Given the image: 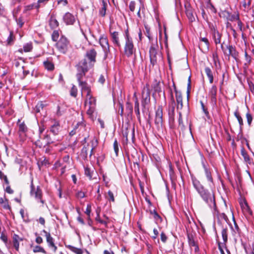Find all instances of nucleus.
Returning a JSON list of instances; mask_svg holds the SVG:
<instances>
[{"label":"nucleus","mask_w":254,"mask_h":254,"mask_svg":"<svg viewBox=\"0 0 254 254\" xmlns=\"http://www.w3.org/2000/svg\"><path fill=\"white\" fill-rule=\"evenodd\" d=\"M193 187L199 194L203 200L207 203L211 208H216L214 194L205 189L204 186L195 177L191 178Z\"/></svg>","instance_id":"f257e3e1"},{"label":"nucleus","mask_w":254,"mask_h":254,"mask_svg":"<svg viewBox=\"0 0 254 254\" xmlns=\"http://www.w3.org/2000/svg\"><path fill=\"white\" fill-rule=\"evenodd\" d=\"M84 106L87 114L90 116H92L95 111L96 100L91 94H86Z\"/></svg>","instance_id":"f03ea898"},{"label":"nucleus","mask_w":254,"mask_h":254,"mask_svg":"<svg viewBox=\"0 0 254 254\" xmlns=\"http://www.w3.org/2000/svg\"><path fill=\"white\" fill-rule=\"evenodd\" d=\"M126 43L124 47V54L127 57H131L135 52L132 40L129 36L128 31H126Z\"/></svg>","instance_id":"7ed1b4c3"},{"label":"nucleus","mask_w":254,"mask_h":254,"mask_svg":"<svg viewBox=\"0 0 254 254\" xmlns=\"http://www.w3.org/2000/svg\"><path fill=\"white\" fill-rule=\"evenodd\" d=\"M78 72L76 74L77 81L79 82L82 81V78L85 76V73L87 72L88 66L87 63L85 59L81 61L77 65Z\"/></svg>","instance_id":"20e7f679"},{"label":"nucleus","mask_w":254,"mask_h":254,"mask_svg":"<svg viewBox=\"0 0 254 254\" xmlns=\"http://www.w3.org/2000/svg\"><path fill=\"white\" fill-rule=\"evenodd\" d=\"M150 101V90L149 86L146 84L142 90L141 105L145 108Z\"/></svg>","instance_id":"39448f33"},{"label":"nucleus","mask_w":254,"mask_h":254,"mask_svg":"<svg viewBox=\"0 0 254 254\" xmlns=\"http://www.w3.org/2000/svg\"><path fill=\"white\" fill-rule=\"evenodd\" d=\"M69 44V43L67 39L65 37L62 36L56 43V47L61 53L65 54L68 49Z\"/></svg>","instance_id":"423d86ee"},{"label":"nucleus","mask_w":254,"mask_h":254,"mask_svg":"<svg viewBox=\"0 0 254 254\" xmlns=\"http://www.w3.org/2000/svg\"><path fill=\"white\" fill-rule=\"evenodd\" d=\"M30 194L31 195L34 196L35 199L37 200L38 202H40L42 204L44 203V200L42 199V192L40 187L38 186L35 190L34 184L33 179L31 180V185H30Z\"/></svg>","instance_id":"0eeeda50"},{"label":"nucleus","mask_w":254,"mask_h":254,"mask_svg":"<svg viewBox=\"0 0 254 254\" xmlns=\"http://www.w3.org/2000/svg\"><path fill=\"white\" fill-rule=\"evenodd\" d=\"M156 47L158 48V46L152 45L149 50L150 60L152 65H155L157 63L158 59L161 58L160 53L156 49Z\"/></svg>","instance_id":"6e6552de"},{"label":"nucleus","mask_w":254,"mask_h":254,"mask_svg":"<svg viewBox=\"0 0 254 254\" xmlns=\"http://www.w3.org/2000/svg\"><path fill=\"white\" fill-rule=\"evenodd\" d=\"M221 48L223 50L224 54L231 56L236 61H237L238 60L239 53L236 51L234 46L231 45H227L226 46V48L228 50V52L225 50H224L223 44L221 45Z\"/></svg>","instance_id":"1a4fd4ad"},{"label":"nucleus","mask_w":254,"mask_h":254,"mask_svg":"<svg viewBox=\"0 0 254 254\" xmlns=\"http://www.w3.org/2000/svg\"><path fill=\"white\" fill-rule=\"evenodd\" d=\"M99 43L104 52L105 56L107 57L110 53V46L107 37L104 35H101L99 38Z\"/></svg>","instance_id":"9d476101"},{"label":"nucleus","mask_w":254,"mask_h":254,"mask_svg":"<svg viewBox=\"0 0 254 254\" xmlns=\"http://www.w3.org/2000/svg\"><path fill=\"white\" fill-rule=\"evenodd\" d=\"M209 27L215 44H220L221 43L222 34L218 32L217 28L213 24H209Z\"/></svg>","instance_id":"9b49d317"},{"label":"nucleus","mask_w":254,"mask_h":254,"mask_svg":"<svg viewBox=\"0 0 254 254\" xmlns=\"http://www.w3.org/2000/svg\"><path fill=\"white\" fill-rule=\"evenodd\" d=\"M155 124L157 127H162L163 125V108L159 106L155 113Z\"/></svg>","instance_id":"f8f14e48"},{"label":"nucleus","mask_w":254,"mask_h":254,"mask_svg":"<svg viewBox=\"0 0 254 254\" xmlns=\"http://www.w3.org/2000/svg\"><path fill=\"white\" fill-rule=\"evenodd\" d=\"M171 105V107H169L168 109V116L169 122H173L175 120V99L173 97L172 94L171 97V102L170 103Z\"/></svg>","instance_id":"ddd939ff"},{"label":"nucleus","mask_w":254,"mask_h":254,"mask_svg":"<svg viewBox=\"0 0 254 254\" xmlns=\"http://www.w3.org/2000/svg\"><path fill=\"white\" fill-rule=\"evenodd\" d=\"M217 87L215 85H213L210 89L208 95L211 99V103L213 106H215L217 103Z\"/></svg>","instance_id":"4468645a"},{"label":"nucleus","mask_w":254,"mask_h":254,"mask_svg":"<svg viewBox=\"0 0 254 254\" xmlns=\"http://www.w3.org/2000/svg\"><path fill=\"white\" fill-rule=\"evenodd\" d=\"M186 14L189 21L192 22L195 21V16L193 10L190 4L185 5Z\"/></svg>","instance_id":"2eb2a0df"},{"label":"nucleus","mask_w":254,"mask_h":254,"mask_svg":"<svg viewBox=\"0 0 254 254\" xmlns=\"http://www.w3.org/2000/svg\"><path fill=\"white\" fill-rule=\"evenodd\" d=\"M63 20L66 25H73L75 22V18L71 13L67 12L63 16Z\"/></svg>","instance_id":"dca6fc26"},{"label":"nucleus","mask_w":254,"mask_h":254,"mask_svg":"<svg viewBox=\"0 0 254 254\" xmlns=\"http://www.w3.org/2000/svg\"><path fill=\"white\" fill-rule=\"evenodd\" d=\"M175 93L177 102V110L178 112L179 111H181L183 107V98L181 93L179 91H178L176 89Z\"/></svg>","instance_id":"f3484780"},{"label":"nucleus","mask_w":254,"mask_h":254,"mask_svg":"<svg viewBox=\"0 0 254 254\" xmlns=\"http://www.w3.org/2000/svg\"><path fill=\"white\" fill-rule=\"evenodd\" d=\"M43 232L45 234L47 242L48 243L49 247L53 248V250L55 252L57 250V247L55 246L54 243L53 238L51 237V234L46 230H44Z\"/></svg>","instance_id":"a211bd4d"},{"label":"nucleus","mask_w":254,"mask_h":254,"mask_svg":"<svg viewBox=\"0 0 254 254\" xmlns=\"http://www.w3.org/2000/svg\"><path fill=\"white\" fill-rule=\"evenodd\" d=\"M110 34L112 42L114 45L118 47H120L121 44L119 40V32L116 31L112 32L111 30H110Z\"/></svg>","instance_id":"6ab92c4d"},{"label":"nucleus","mask_w":254,"mask_h":254,"mask_svg":"<svg viewBox=\"0 0 254 254\" xmlns=\"http://www.w3.org/2000/svg\"><path fill=\"white\" fill-rule=\"evenodd\" d=\"M97 52L94 49L88 50L86 53V57L90 61V62H95Z\"/></svg>","instance_id":"aec40b11"},{"label":"nucleus","mask_w":254,"mask_h":254,"mask_svg":"<svg viewBox=\"0 0 254 254\" xmlns=\"http://www.w3.org/2000/svg\"><path fill=\"white\" fill-rule=\"evenodd\" d=\"M79 86L81 88V95L83 94V92H87V94H91V87L87 82L85 81H80Z\"/></svg>","instance_id":"412c9836"},{"label":"nucleus","mask_w":254,"mask_h":254,"mask_svg":"<svg viewBox=\"0 0 254 254\" xmlns=\"http://www.w3.org/2000/svg\"><path fill=\"white\" fill-rule=\"evenodd\" d=\"M43 139L45 141L46 144L44 145V147L47 146H49L50 144L54 143L56 142V141H59L60 140V138H52L51 136L48 134H46L44 135Z\"/></svg>","instance_id":"4be33fe9"},{"label":"nucleus","mask_w":254,"mask_h":254,"mask_svg":"<svg viewBox=\"0 0 254 254\" xmlns=\"http://www.w3.org/2000/svg\"><path fill=\"white\" fill-rule=\"evenodd\" d=\"M205 176L207 180L211 184H213V179L211 175V171L210 169L207 168L204 164L203 165Z\"/></svg>","instance_id":"5701e85b"},{"label":"nucleus","mask_w":254,"mask_h":254,"mask_svg":"<svg viewBox=\"0 0 254 254\" xmlns=\"http://www.w3.org/2000/svg\"><path fill=\"white\" fill-rule=\"evenodd\" d=\"M59 130L60 124L58 122H56L50 127V132H52L54 136H56L59 134Z\"/></svg>","instance_id":"b1692460"},{"label":"nucleus","mask_w":254,"mask_h":254,"mask_svg":"<svg viewBox=\"0 0 254 254\" xmlns=\"http://www.w3.org/2000/svg\"><path fill=\"white\" fill-rule=\"evenodd\" d=\"M0 204L1 206L5 210H11V207L8 204V200L5 198H0Z\"/></svg>","instance_id":"393cba45"},{"label":"nucleus","mask_w":254,"mask_h":254,"mask_svg":"<svg viewBox=\"0 0 254 254\" xmlns=\"http://www.w3.org/2000/svg\"><path fill=\"white\" fill-rule=\"evenodd\" d=\"M22 239L18 235L14 234L13 236V247L16 251H18L19 246V241H22Z\"/></svg>","instance_id":"a878e982"},{"label":"nucleus","mask_w":254,"mask_h":254,"mask_svg":"<svg viewBox=\"0 0 254 254\" xmlns=\"http://www.w3.org/2000/svg\"><path fill=\"white\" fill-rule=\"evenodd\" d=\"M49 25L52 29L57 28L59 25V22L53 16H51L49 20Z\"/></svg>","instance_id":"bb28decb"},{"label":"nucleus","mask_w":254,"mask_h":254,"mask_svg":"<svg viewBox=\"0 0 254 254\" xmlns=\"http://www.w3.org/2000/svg\"><path fill=\"white\" fill-rule=\"evenodd\" d=\"M205 72L209 79V82L210 83H213V75L212 72V70H211V69L208 67H206L205 68Z\"/></svg>","instance_id":"cd10ccee"},{"label":"nucleus","mask_w":254,"mask_h":254,"mask_svg":"<svg viewBox=\"0 0 254 254\" xmlns=\"http://www.w3.org/2000/svg\"><path fill=\"white\" fill-rule=\"evenodd\" d=\"M241 153L245 161L247 163L250 164L251 161L250 157L244 147L241 148Z\"/></svg>","instance_id":"c85d7f7f"},{"label":"nucleus","mask_w":254,"mask_h":254,"mask_svg":"<svg viewBox=\"0 0 254 254\" xmlns=\"http://www.w3.org/2000/svg\"><path fill=\"white\" fill-rule=\"evenodd\" d=\"M65 247L76 254H83V251L81 249L74 247L71 245H65Z\"/></svg>","instance_id":"c756f323"},{"label":"nucleus","mask_w":254,"mask_h":254,"mask_svg":"<svg viewBox=\"0 0 254 254\" xmlns=\"http://www.w3.org/2000/svg\"><path fill=\"white\" fill-rule=\"evenodd\" d=\"M44 65L45 68L48 70L52 71L54 69V64L52 62H51L49 60L45 61L44 62Z\"/></svg>","instance_id":"7c9ffc66"},{"label":"nucleus","mask_w":254,"mask_h":254,"mask_svg":"<svg viewBox=\"0 0 254 254\" xmlns=\"http://www.w3.org/2000/svg\"><path fill=\"white\" fill-rule=\"evenodd\" d=\"M88 146L89 144H87L86 145L84 146L81 150V155L84 159H86L87 158Z\"/></svg>","instance_id":"2f4dec72"},{"label":"nucleus","mask_w":254,"mask_h":254,"mask_svg":"<svg viewBox=\"0 0 254 254\" xmlns=\"http://www.w3.org/2000/svg\"><path fill=\"white\" fill-rule=\"evenodd\" d=\"M188 238L190 246L191 247H195V251H196L198 249V247L196 245L192 236H190V235H188Z\"/></svg>","instance_id":"473e14b6"},{"label":"nucleus","mask_w":254,"mask_h":254,"mask_svg":"<svg viewBox=\"0 0 254 254\" xmlns=\"http://www.w3.org/2000/svg\"><path fill=\"white\" fill-rule=\"evenodd\" d=\"M228 230L227 228H223L221 232L222 237L223 240V243L225 245L228 240Z\"/></svg>","instance_id":"72a5a7b5"},{"label":"nucleus","mask_w":254,"mask_h":254,"mask_svg":"<svg viewBox=\"0 0 254 254\" xmlns=\"http://www.w3.org/2000/svg\"><path fill=\"white\" fill-rule=\"evenodd\" d=\"M33 49V45L31 42L27 43L23 45V50L24 52H30Z\"/></svg>","instance_id":"f704fd0d"},{"label":"nucleus","mask_w":254,"mask_h":254,"mask_svg":"<svg viewBox=\"0 0 254 254\" xmlns=\"http://www.w3.org/2000/svg\"><path fill=\"white\" fill-rule=\"evenodd\" d=\"M139 102L137 100V98H136V100L135 101V104H134V111L136 113L137 117L138 119L140 118V112H139Z\"/></svg>","instance_id":"c9c22d12"},{"label":"nucleus","mask_w":254,"mask_h":254,"mask_svg":"<svg viewBox=\"0 0 254 254\" xmlns=\"http://www.w3.org/2000/svg\"><path fill=\"white\" fill-rule=\"evenodd\" d=\"M107 3L104 0L102 1V6L99 10V14L102 16H104L106 14Z\"/></svg>","instance_id":"e433bc0d"},{"label":"nucleus","mask_w":254,"mask_h":254,"mask_svg":"<svg viewBox=\"0 0 254 254\" xmlns=\"http://www.w3.org/2000/svg\"><path fill=\"white\" fill-rule=\"evenodd\" d=\"M93 171L91 170V169L88 167H84V174L85 175L89 178L90 180H91L92 178V173Z\"/></svg>","instance_id":"4c0bfd02"},{"label":"nucleus","mask_w":254,"mask_h":254,"mask_svg":"<svg viewBox=\"0 0 254 254\" xmlns=\"http://www.w3.org/2000/svg\"><path fill=\"white\" fill-rule=\"evenodd\" d=\"M49 0H38L35 4V8L39 9L41 6L45 5Z\"/></svg>","instance_id":"58836bf2"},{"label":"nucleus","mask_w":254,"mask_h":254,"mask_svg":"<svg viewBox=\"0 0 254 254\" xmlns=\"http://www.w3.org/2000/svg\"><path fill=\"white\" fill-rule=\"evenodd\" d=\"M44 107L43 103L42 102H40L37 103L35 108L34 109L35 112L39 113L41 110L43 109Z\"/></svg>","instance_id":"ea45409f"},{"label":"nucleus","mask_w":254,"mask_h":254,"mask_svg":"<svg viewBox=\"0 0 254 254\" xmlns=\"http://www.w3.org/2000/svg\"><path fill=\"white\" fill-rule=\"evenodd\" d=\"M239 19V15L238 12H235L234 14L229 15V20L231 21H238Z\"/></svg>","instance_id":"a19ab883"},{"label":"nucleus","mask_w":254,"mask_h":254,"mask_svg":"<svg viewBox=\"0 0 254 254\" xmlns=\"http://www.w3.org/2000/svg\"><path fill=\"white\" fill-rule=\"evenodd\" d=\"M251 0H248V2H246V0H244L243 1V6L245 9L247 10H249L251 8Z\"/></svg>","instance_id":"79ce46f5"},{"label":"nucleus","mask_w":254,"mask_h":254,"mask_svg":"<svg viewBox=\"0 0 254 254\" xmlns=\"http://www.w3.org/2000/svg\"><path fill=\"white\" fill-rule=\"evenodd\" d=\"M245 60L247 61V63L244 64V65L248 67L249 64H250L251 63V57L249 55H248L247 52L245 53Z\"/></svg>","instance_id":"37998d69"},{"label":"nucleus","mask_w":254,"mask_h":254,"mask_svg":"<svg viewBox=\"0 0 254 254\" xmlns=\"http://www.w3.org/2000/svg\"><path fill=\"white\" fill-rule=\"evenodd\" d=\"M90 143H91L92 150H94L98 144V140L95 137H94V138L90 141Z\"/></svg>","instance_id":"c03bdc74"},{"label":"nucleus","mask_w":254,"mask_h":254,"mask_svg":"<svg viewBox=\"0 0 254 254\" xmlns=\"http://www.w3.org/2000/svg\"><path fill=\"white\" fill-rule=\"evenodd\" d=\"M234 115L237 119L240 127L242 126L243 125V119L242 118L239 113H238L237 112H235L234 113Z\"/></svg>","instance_id":"a18cd8bd"},{"label":"nucleus","mask_w":254,"mask_h":254,"mask_svg":"<svg viewBox=\"0 0 254 254\" xmlns=\"http://www.w3.org/2000/svg\"><path fill=\"white\" fill-rule=\"evenodd\" d=\"M178 114L179 115V120H178L179 125V126L181 127L182 129H183L185 127V126L184 125L183 122L182 113L181 111H179Z\"/></svg>","instance_id":"49530a36"},{"label":"nucleus","mask_w":254,"mask_h":254,"mask_svg":"<svg viewBox=\"0 0 254 254\" xmlns=\"http://www.w3.org/2000/svg\"><path fill=\"white\" fill-rule=\"evenodd\" d=\"M33 252L34 253L41 252V253H43L44 254L46 253V251H45V250L42 247H41L39 246H35L33 249Z\"/></svg>","instance_id":"de8ad7c7"},{"label":"nucleus","mask_w":254,"mask_h":254,"mask_svg":"<svg viewBox=\"0 0 254 254\" xmlns=\"http://www.w3.org/2000/svg\"><path fill=\"white\" fill-rule=\"evenodd\" d=\"M200 41L201 42H203L204 43V48L206 50H208L209 49V42H208V39L206 38H200Z\"/></svg>","instance_id":"09e8293b"},{"label":"nucleus","mask_w":254,"mask_h":254,"mask_svg":"<svg viewBox=\"0 0 254 254\" xmlns=\"http://www.w3.org/2000/svg\"><path fill=\"white\" fill-rule=\"evenodd\" d=\"M59 37V33L57 30H54L52 35V39L54 41H57Z\"/></svg>","instance_id":"8fccbe9b"},{"label":"nucleus","mask_w":254,"mask_h":254,"mask_svg":"<svg viewBox=\"0 0 254 254\" xmlns=\"http://www.w3.org/2000/svg\"><path fill=\"white\" fill-rule=\"evenodd\" d=\"M153 89L156 92L160 93L162 92L160 82L156 83L153 86Z\"/></svg>","instance_id":"3c124183"},{"label":"nucleus","mask_w":254,"mask_h":254,"mask_svg":"<svg viewBox=\"0 0 254 254\" xmlns=\"http://www.w3.org/2000/svg\"><path fill=\"white\" fill-rule=\"evenodd\" d=\"M77 89L75 85H73L70 91V95L75 97L77 96Z\"/></svg>","instance_id":"603ef678"},{"label":"nucleus","mask_w":254,"mask_h":254,"mask_svg":"<svg viewBox=\"0 0 254 254\" xmlns=\"http://www.w3.org/2000/svg\"><path fill=\"white\" fill-rule=\"evenodd\" d=\"M136 6V3L134 1H131L129 4V8L131 12H133Z\"/></svg>","instance_id":"864d4df0"},{"label":"nucleus","mask_w":254,"mask_h":254,"mask_svg":"<svg viewBox=\"0 0 254 254\" xmlns=\"http://www.w3.org/2000/svg\"><path fill=\"white\" fill-rule=\"evenodd\" d=\"M246 118L248 124H249V126H250L253 121V117L252 115L249 113V112H248L247 113Z\"/></svg>","instance_id":"5fc2aeb1"},{"label":"nucleus","mask_w":254,"mask_h":254,"mask_svg":"<svg viewBox=\"0 0 254 254\" xmlns=\"http://www.w3.org/2000/svg\"><path fill=\"white\" fill-rule=\"evenodd\" d=\"M27 130V127L24 123H22L19 125V131L21 132H25Z\"/></svg>","instance_id":"6e6d98bb"},{"label":"nucleus","mask_w":254,"mask_h":254,"mask_svg":"<svg viewBox=\"0 0 254 254\" xmlns=\"http://www.w3.org/2000/svg\"><path fill=\"white\" fill-rule=\"evenodd\" d=\"M114 151L116 154V156H118V152L119 151V148L118 143V141L117 140H115L114 142Z\"/></svg>","instance_id":"4d7b16f0"},{"label":"nucleus","mask_w":254,"mask_h":254,"mask_svg":"<svg viewBox=\"0 0 254 254\" xmlns=\"http://www.w3.org/2000/svg\"><path fill=\"white\" fill-rule=\"evenodd\" d=\"M13 40H14V37H13L12 33L11 32L6 40L7 44L9 45H11L13 42Z\"/></svg>","instance_id":"13d9d810"},{"label":"nucleus","mask_w":254,"mask_h":254,"mask_svg":"<svg viewBox=\"0 0 254 254\" xmlns=\"http://www.w3.org/2000/svg\"><path fill=\"white\" fill-rule=\"evenodd\" d=\"M108 195L109 197H108L107 199L111 201L112 202L115 201L114 194L111 190L108 191Z\"/></svg>","instance_id":"bf43d9fd"},{"label":"nucleus","mask_w":254,"mask_h":254,"mask_svg":"<svg viewBox=\"0 0 254 254\" xmlns=\"http://www.w3.org/2000/svg\"><path fill=\"white\" fill-rule=\"evenodd\" d=\"M76 196L78 198H82L84 197L85 194H84V192H83L82 191H78L76 193Z\"/></svg>","instance_id":"052dcab7"},{"label":"nucleus","mask_w":254,"mask_h":254,"mask_svg":"<svg viewBox=\"0 0 254 254\" xmlns=\"http://www.w3.org/2000/svg\"><path fill=\"white\" fill-rule=\"evenodd\" d=\"M36 3H33L28 5H27L25 7V10L28 11L32 9L33 8H35Z\"/></svg>","instance_id":"680f3d73"},{"label":"nucleus","mask_w":254,"mask_h":254,"mask_svg":"<svg viewBox=\"0 0 254 254\" xmlns=\"http://www.w3.org/2000/svg\"><path fill=\"white\" fill-rule=\"evenodd\" d=\"M151 213L153 215L154 218L156 220H158L161 218L160 216L155 210H154L153 211H151Z\"/></svg>","instance_id":"e2e57ef3"},{"label":"nucleus","mask_w":254,"mask_h":254,"mask_svg":"<svg viewBox=\"0 0 254 254\" xmlns=\"http://www.w3.org/2000/svg\"><path fill=\"white\" fill-rule=\"evenodd\" d=\"M139 2H140V6H139V9L138 10V11L137 12V16L139 17H141V15H140V10H141V6L143 7V2H142V0H138Z\"/></svg>","instance_id":"0e129e2a"},{"label":"nucleus","mask_w":254,"mask_h":254,"mask_svg":"<svg viewBox=\"0 0 254 254\" xmlns=\"http://www.w3.org/2000/svg\"><path fill=\"white\" fill-rule=\"evenodd\" d=\"M167 239V237H166V236L165 234V233H164L163 232H162L161 234V241L165 243V242H166Z\"/></svg>","instance_id":"69168bd1"},{"label":"nucleus","mask_w":254,"mask_h":254,"mask_svg":"<svg viewBox=\"0 0 254 254\" xmlns=\"http://www.w3.org/2000/svg\"><path fill=\"white\" fill-rule=\"evenodd\" d=\"M0 239L5 243H7V236L5 235H4V234H3V233L1 234V236H0Z\"/></svg>","instance_id":"338daca9"},{"label":"nucleus","mask_w":254,"mask_h":254,"mask_svg":"<svg viewBox=\"0 0 254 254\" xmlns=\"http://www.w3.org/2000/svg\"><path fill=\"white\" fill-rule=\"evenodd\" d=\"M98 81L102 84H104L105 81V77L103 75H101L99 78Z\"/></svg>","instance_id":"774afa93"}]
</instances>
